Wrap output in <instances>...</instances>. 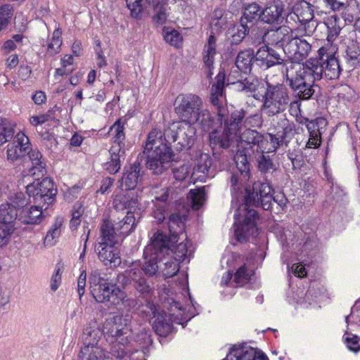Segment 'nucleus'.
<instances>
[{
    "instance_id": "nucleus-1",
    "label": "nucleus",
    "mask_w": 360,
    "mask_h": 360,
    "mask_svg": "<svg viewBox=\"0 0 360 360\" xmlns=\"http://www.w3.org/2000/svg\"><path fill=\"white\" fill-rule=\"evenodd\" d=\"M245 191L243 202L234 213V235L240 243L246 242L250 236L257 234L258 213L253 207H262L269 210L271 208L273 198V189L266 182L255 181L252 187H246Z\"/></svg>"
},
{
    "instance_id": "nucleus-2",
    "label": "nucleus",
    "mask_w": 360,
    "mask_h": 360,
    "mask_svg": "<svg viewBox=\"0 0 360 360\" xmlns=\"http://www.w3.org/2000/svg\"><path fill=\"white\" fill-rule=\"evenodd\" d=\"M294 69L298 72V84L296 96L302 100L313 98L315 94L314 84L316 81L323 77L328 79H338L343 68H341L339 60L333 51H330L327 47L322 46L318 50V56L315 59L307 61L305 65H295Z\"/></svg>"
},
{
    "instance_id": "nucleus-3",
    "label": "nucleus",
    "mask_w": 360,
    "mask_h": 360,
    "mask_svg": "<svg viewBox=\"0 0 360 360\" xmlns=\"http://www.w3.org/2000/svg\"><path fill=\"white\" fill-rule=\"evenodd\" d=\"M246 114L243 108H219L217 122L219 126L209 134L210 146L214 154V151L228 149L237 143L238 134L242 130L243 119Z\"/></svg>"
},
{
    "instance_id": "nucleus-4",
    "label": "nucleus",
    "mask_w": 360,
    "mask_h": 360,
    "mask_svg": "<svg viewBox=\"0 0 360 360\" xmlns=\"http://www.w3.org/2000/svg\"><path fill=\"white\" fill-rule=\"evenodd\" d=\"M276 133H269L273 149L267 148L269 141L264 135L257 130L245 128L238 134L237 142L243 144L245 150L248 153L250 149L255 153H269L276 151L278 148L287 146L295 131V125L288 120L283 119L279 122Z\"/></svg>"
},
{
    "instance_id": "nucleus-5",
    "label": "nucleus",
    "mask_w": 360,
    "mask_h": 360,
    "mask_svg": "<svg viewBox=\"0 0 360 360\" xmlns=\"http://www.w3.org/2000/svg\"><path fill=\"white\" fill-rule=\"evenodd\" d=\"M143 153L146 167L156 174H162L169 167L173 155L171 147L163 143L162 131L158 129L149 133Z\"/></svg>"
},
{
    "instance_id": "nucleus-6",
    "label": "nucleus",
    "mask_w": 360,
    "mask_h": 360,
    "mask_svg": "<svg viewBox=\"0 0 360 360\" xmlns=\"http://www.w3.org/2000/svg\"><path fill=\"white\" fill-rule=\"evenodd\" d=\"M263 92H258L254 98L262 101L261 111L268 117H273L284 112L289 104L288 89L283 84H273L266 82Z\"/></svg>"
},
{
    "instance_id": "nucleus-7",
    "label": "nucleus",
    "mask_w": 360,
    "mask_h": 360,
    "mask_svg": "<svg viewBox=\"0 0 360 360\" xmlns=\"http://www.w3.org/2000/svg\"><path fill=\"white\" fill-rule=\"evenodd\" d=\"M195 128L191 123L176 122L165 129L163 143L170 147L174 143L176 150L190 149L195 141Z\"/></svg>"
},
{
    "instance_id": "nucleus-8",
    "label": "nucleus",
    "mask_w": 360,
    "mask_h": 360,
    "mask_svg": "<svg viewBox=\"0 0 360 360\" xmlns=\"http://www.w3.org/2000/svg\"><path fill=\"white\" fill-rule=\"evenodd\" d=\"M112 233L113 231L108 224L101 226V241L96 245V250L99 259L105 265L117 266L120 264L121 259L115 247L117 239L114 238Z\"/></svg>"
},
{
    "instance_id": "nucleus-9",
    "label": "nucleus",
    "mask_w": 360,
    "mask_h": 360,
    "mask_svg": "<svg viewBox=\"0 0 360 360\" xmlns=\"http://www.w3.org/2000/svg\"><path fill=\"white\" fill-rule=\"evenodd\" d=\"M27 193L30 198H32L35 204L46 206L53 203L56 200L57 188L52 179L45 177L40 182H33L27 186Z\"/></svg>"
},
{
    "instance_id": "nucleus-10",
    "label": "nucleus",
    "mask_w": 360,
    "mask_h": 360,
    "mask_svg": "<svg viewBox=\"0 0 360 360\" xmlns=\"http://www.w3.org/2000/svg\"><path fill=\"white\" fill-rule=\"evenodd\" d=\"M202 100L193 94H180L175 101L174 110L181 122L191 123L202 107Z\"/></svg>"
},
{
    "instance_id": "nucleus-11",
    "label": "nucleus",
    "mask_w": 360,
    "mask_h": 360,
    "mask_svg": "<svg viewBox=\"0 0 360 360\" xmlns=\"http://www.w3.org/2000/svg\"><path fill=\"white\" fill-rule=\"evenodd\" d=\"M141 311L145 314L157 334L165 336L172 330L171 318L166 312L160 310L153 302L147 300Z\"/></svg>"
},
{
    "instance_id": "nucleus-12",
    "label": "nucleus",
    "mask_w": 360,
    "mask_h": 360,
    "mask_svg": "<svg viewBox=\"0 0 360 360\" xmlns=\"http://www.w3.org/2000/svg\"><path fill=\"white\" fill-rule=\"evenodd\" d=\"M267 60L270 61L268 67H264L263 70H267L276 65H281V72L285 77L286 81L288 82L289 86L292 89L296 94L298 81V72L294 69L295 65L298 63H293L289 60H285L281 54L272 48H269Z\"/></svg>"
},
{
    "instance_id": "nucleus-13",
    "label": "nucleus",
    "mask_w": 360,
    "mask_h": 360,
    "mask_svg": "<svg viewBox=\"0 0 360 360\" xmlns=\"http://www.w3.org/2000/svg\"><path fill=\"white\" fill-rule=\"evenodd\" d=\"M311 49V44L305 37L293 36L292 34L290 41L285 44L283 51L288 55V60L293 63L305 65L302 62L309 56Z\"/></svg>"
},
{
    "instance_id": "nucleus-14",
    "label": "nucleus",
    "mask_w": 360,
    "mask_h": 360,
    "mask_svg": "<svg viewBox=\"0 0 360 360\" xmlns=\"http://www.w3.org/2000/svg\"><path fill=\"white\" fill-rule=\"evenodd\" d=\"M174 188L172 186L153 191L154 198L152 200L151 215L157 223H161L165 220L170 207V202L174 198Z\"/></svg>"
},
{
    "instance_id": "nucleus-15",
    "label": "nucleus",
    "mask_w": 360,
    "mask_h": 360,
    "mask_svg": "<svg viewBox=\"0 0 360 360\" xmlns=\"http://www.w3.org/2000/svg\"><path fill=\"white\" fill-rule=\"evenodd\" d=\"M118 281L124 288L131 285L143 297H147L153 292V288L139 268L133 267L126 271L124 274L118 276Z\"/></svg>"
},
{
    "instance_id": "nucleus-16",
    "label": "nucleus",
    "mask_w": 360,
    "mask_h": 360,
    "mask_svg": "<svg viewBox=\"0 0 360 360\" xmlns=\"http://www.w3.org/2000/svg\"><path fill=\"white\" fill-rule=\"evenodd\" d=\"M177 242L178 240H173L170 236L157 231L151 237L150 244L146 247L144 254H153L162 259V257L169 255L170 252L173 251V245Z\"/></svg>"
},
{
    "instance_id": "nucleus-17",
    "label": "nucleus",
    "mask_w": 360,
    "mask_h": 360,
    "mask_svg": "<svg viewBox=\"0 0 360 360\" xmlns=\"http://www.w3.org/2000/svg\"><path fill=\"white\" fill-rule=\"evenodd\" d=\"M32 150L31 144L27 136L23 133L16 134L15 140L7 146V160L13 162L21 159Z\"/></svg>"
},
{
    "instance_id": "nucleus-18",
    "label": "nucleus",
    "mask_w": 360,
    "mask_h": 360,
    "mask_svg": "<svg viewBox=\"0 0 360 360\" xmlns=\"http://www.w3.org/2000/svg\"><path fill=\"white\" fill-rule=\"evenodd\" d=\"M143 170L141 164L136 161L133 164L125 167L122 176L120 180L122 190H134L142 181Z\"/></svg>"
},
{
    "instance_id": "nucleus-19",
    "label": "nucleus",
    "mask_w": 360,
    "mask_h": 360,
    "mask_svg": "<svg viewBox=\"0 0 360 360\" xmlns=\"http://www.w3.org/2000/svg\"><path fill=\"white\" fill-rule=\"evenodd\" d=\"M139 219L140 217L136 219L134 212L128 211L124 217L115 222L114 224H112L109 220H104L101 226L108 224V226L113 231L112 235L114 238L117 239V235L126 236L134 231Z\"/></svg>"
},
{
    "instance_id": "nucleus-20",
    "label": "nucleus",
    "mask_w": 360,
    "mask_h": 360,
    "mask_svg": "<svg viewBox=\"0 0 360 360\" xmlns=\"http://www.w3.org/2000/svg\"><path fill=\"white\" fill-rule=\"evenodd\" d=\"M26 175L31 176L35 180H39L47 173V164L42 154L37 149H32L28 155Z\"/></svg>"
},
{
    "instance_id": "nucleus-21",
    "label": "nucleus",
    "mask_w": 360,
    "mask_h": 360,
    "mask_svg": "<svg viewBox=\"0 0 360 360\" xmlns=\"http://www.w3.org/2000/svg\"><path fill=\"white\" fill-rule=\"evenodd\" d=\"M291 15L288 8L276 4L274 0L272 3H269L263 8L262 15V22L267 24L280 25L283 23L284 19Z\"/></svg>"
},
{
    "instance_id": "nucleus-22",
    "label": "nucleus",
    "mask_w": 360,
    "mask_h": 360,
    "mask_svg": "<svg viewBox=\"0 0 360 360\" xmlns=\"http://www.w3.org/2000/svg\"><path fill=\"white\" fill-rule=\"evenodd\" d=\"M222 360H268L267 356L249 346L233 345Z\"/></svg>"
},
{
    "instance_id": "nucleus-23",
    "label": "nucleus",
    "mask_w": 360,
    "mask_h": 360,
    "mask_svg": "<svg viewBox=\"0 0 360 360\" xmlns=\"http://www.w3.org/2000/svg\"><path fill=\"white\" fill-rule=\"evenodd\" d=\"M130 322L129 314L114 316L112 324L108 330L109 335L115 339L127 341L131 334Z\"/></svg>"
},
{
    "instance_id": "nucleus-24",
    "label": "nucleus",
    "mask_w": 360,
    "mask_h": 360,
    "mask_svg": "<svg viewBox=\"0 0 360 360\" xmlns=\"http://www.w3.org/2000/svg\"><path fill=\"white\" fill-rule=\"evenodd\" d=\"M292 35V33L288 27L280 26L276 30L265 32L259 40V43L266 41L268 44L278 45L283 49Z\"/></svg>"
},
{
    "instance_id": "nucleus-25",
    "label": "nucleus",
    "mask_w": 360,
    "mask_h": 360,
    "mask_svg": "<svg viewBox=\"0 0 360 360\" xmlns=\"http://www.w3.org/2000/svg\"><path fill=\"white\" fill-rule=\"evenodd\" d=\"M102 293L98 295L96 301L114 306L117 309L121 307L123 299L126 297V292L115 283H112L110 288L105 287Z\"/></svg>"
},
{
    "instance_id": "nucleus-26",
    "label": "nucleus",
    "mask_w": 360,
    "mask_h": 360,
    "mask_svg": "<svg viewBox=\"0 0 360 360\" xmlns=\"http://www.w3.org/2000/svg\"><path fill=\"white\" fill-rule=\"evenodd\" d=\"M103 331L96 322L90 323L86 326L82 335L83 347H102Z\"/></svg>"
},
{
    "instance_id": "nucleus-27",
    "label": "nucleus",
    "mask_w": 360,
    "mask_h": 360,
    "mask_svg": "<svg viewBox=\"0 0 360 360\" xmlns=\"http://www.w3.org/2000/svg\"><path fill=\"white\" fill-rule=\"evenodd\" d=\"M212 158L207 153H200L195 160L191 177L195 181L205 182L212 165Z\"/></svg>"
},
{
    "instance_id": "nucleus-28",
    "label": "nucleus",
    "mask_w": 360,
    "mask_h": 360,
    "mask_svg": "<svg viewBox=\"0 0 360 360\" xmlns=\"http://www.w3.org/2000/svg\"><path fill=\"white\" fill-rule=\"evenodd\" d=\"M217 39L210 34L202 49V61L208 70L207 77H211L214 68L215 56H217Z\"/></svg>"
},
{
    "instance_id": "nucleus-29",
    "label": "nucleus",
    "mask_w": 360,
    "mask_h": 360,
    "mask_svg": "<svg viewBox=\"0 0 360 360\" xmlns=\"http://www.w3.org/2000/svg\"><path fill=\"white\" fill-rule=\"evenodd\" d=\"M89 281L91 294L96 300L98 298L100 294H103L102 292H103L105 287L110 288L112 284L105 278V274L98 269L91 271Z\"/></svg>"
},
{
    "instance_id": "nucleus-30",
    "label": "nucleus",
    "mask_w": 360,
    "mask_h": 360,
    "mask_svg": "<svg viewBox=\"0 0 360 360\" xmlns=\"http://www.w3.org/2000/svg\"><path fill=\"white\" fill-rule=\"evenodd\" d=\"M44 205L36 204L30 208H23L20 210L18 221L27 224H38L42 221L44 218L43 214V207Z\"/></svg>"
},
{
    "instance_id": "nucleus-31",
    "label": "nucleus",
    "mask_w": 360,
    "mask_h": 360,
    "mask_svg": "<svg viewBox=\"0 0 360 360\" xmlns=\"http://www.w3.org/2000/svg\"><path fill=\"white\" fill-rule=\"evenodd\" d=\"M217 123L219 122L215 120L214 116L207 109L201 107L191 121V124L193 126L196 124L202 131H210L214 129Z\"/></svg>"
},
{
    "instance_id": "nucleus-32",
    "label": "nucleus",
    "mask_w": 360,
    "mask_h": 360,
    "mask_svg": "<svg viewBox=\"0 0 360 360\" xmlns=\"http://www.w3.org/2000/svg\"><path fill=\"white\" fill-rule=\"evenodd\" d=\"M129 339L127 341L115 339V342L111 344L110 353L112 356L119 359L137 360L136 354H139V351L136 350L134 352L129 354Z\"/></svg>"
},
{
    "instance_id": "nucleus-33",
    "label": "nucleus",
    "mask_w": 360,
    "mask_h": 360,
    "mask_svg": "<svg viewBox=\"0 0 360 360\" xmlns=\"http://www.w3.org/2000/svg\"><path fill=\"white\" fill-rule=\"evenodd\" d=\"M290 11L301 22H309L314 18L313 6L304 0L297 1Z\"/></svg>"
},
{
    "instance_id": "nucleus-34",
    "label": "nucleus",
    "mask_w": 360,
    "mask_h": 360,
    "mask_svg": "<svg viewBox=\"0 0 360 360\" xmlns=\"http://www.w3.org/2000/svg\"><path fill=\"white\" fill-rule=\"evenodd\" d=\"M139 205L138 195L130 193L117 194L113 200L112 206L117 211H123L126 209L135 210Z\"/></svg>"
},
{
    "instance_id": "nucleus-35",
    "label": "nucleus",
    "mask_w": 360,
    "mask_h": 360,
    "mask_svg": "<svg viewBox=\"0 0 360 360\" xmlns=\"http://www.w3.org/2000/svg\"><path fill=\"white\" fill-rule=\"evenodd\" d=\"M153 8L154 15L153 21L158 25H163L166 22L169 16V8L167 6V0H146Z\"/></svg>"
},
{
    "instance_id": "nucleus-36",
    "label": "nucleus",
    "mask_w": 360,
    "mask_h": 360,
    "mask_svg": "<svg viewBox=\"0 0 360 360\" xmlns=\"http://www.w3.org/2000/svg\"><path fill=\"white\" fill-rule=\"evenodd\" d=\"M266 82L259 80L254 76L245 77L240 82H237L236 89L245 91L252 94V97L258 92H263L266 87Z\"/></svg>"
},
{
    "instance_id": "nucleus-37",
    "label": "nucleus",
    "mask_w": 360,
    "mask_h": 360,
    "mask_svg": "<svg viewBox=\"0 0 360 360\" xmlns=\"http://www.w3.org/2000/svg\"><path fill=\"white\" fill-rule=\"evenodd\" d=\"M262 12L263 8L252 2L245 7L240 20L252 27L259 20L262 21Z\"/></svg>"
},
{
    "instance_id": "nucleus-38",
    "label": "nucleus",
    "mask_w": 360,
    "mask_h": 360,
    "mask_svg": "<svg viewBox=\"0 0 360 360\" xmlns=\"http://www.w3.org/2000/svg\"><path fill=\"white\" fill-rule=\"evenodd\" d=\"M236 68L240 69L242 72L250 73L252 68L255 65L254 62V50L247 49L240 51L235 60Z\"/></svg>"
},
{
    "instance_id": "nucleus-39",
    "label": "nucleus",
    "mask_w": 360,
    "mask_h": 360,
    "mask_svg": "<svg viewBox=\"0 0 360 360\" xmlns=\"http://www.w3.org/2000/svg\"><path fill=\"white\" fill-rule=\"evenodd\" d=\"M135 342L141 349H137L139 354H136L137 359L145 356L149 352L150 347H152L153 340L151 339V332L149 330L142 328L135 335Z\"/></svg>"
},
{
    "instance_id": "nucleus-40",
    "label": "nucleus",
    "mask_w": 360,
    "mask_h": 360,
    "mask_svg": "<svg viewBox=\"0 0 360 360\" xmlns=\"http://www.w3.org/2000/svg\"><path fill=\"white\" fill-rule=\"evenodd\" d=\"M20 210L11 204H2L0 206V224L15 225L18 220Z\"/></svg>"
},
{
    "instance_id": "nucleus-41",
    "label": "nucleus",
    "mask_w": 360,
    "mask_h": 360,
    "mask_svg": "<svg viewBox=\"0 0 360 360\" xmlns=\"http://www.w3.org/2000/svg\"><path fill=\"white\" fill-rule=\"evenodd\" d=\"M185 217L178 214H172L169 217L168 229L170 236L173 240H179V236L182 234L184 231Z\"/></svg>"
},
{
    "instance_id": "nucleus-42",
    "label": "nucleus",
    "mask_w": 360,
    "mask_h": 360,
    "mask_svg": "<svg viewBox=\"0 0 360 360\" xmlns=\"http://www.w3.org/2000/svg\"><path fill=\"white\" fill-rule=\"evenodd\" d=\"M144 262L141 266V271H143L148 276H155L160 269V257L153 254H144Z\"/></svg>"
},
{
    "instance_id": "nucleus-43",
    "label": "nucleus",
    "mask_w": 360,
    "mask_h": 360,
    "mask_svg": "<svg viewBox=\"0 0 360 360\" xmlns=\"http://www.w3.org/2000/svg\"><path fill=\"white\" fill-rule=\"evenodd\" d=\"M160 261L163 265V267L160 265V269L165 277L171 278L178 273L179 262L172 257H169V255L162 257V259H160Z\"/></svg>"
},
{
    "instance_id": "nucleus-44",
    "label": "nucleus",
    "mask_w": 360,
    "mask_h": 360,
    "mask_svg": "<svg viewBox=\"0 0 360 360\" xmlns=\"http://www.w3.org/2000/svg\"><path fill=\"white\" fill-rule=\"evenodd\" d=\"M105 355L103 347H82L78 357L79 360H103Z\"/></svg>"
},
{
    "instance_id": "nucleus-45",
    "label": "nucleus",
    "mask_w": 360,
    "mask_h": 360,
    "mask_svg": "<svg viewBox=\"0 0 360 360\" xmlns=\"http://www.w3.org/2000/svg\"><path fill=\"white\" fill-rule=\"evenodd\" d=\"M250 28L251 27L249 26V25L243 22L241 20H240V23L235 25L231 30V44L235 45L240 44L249 34Z\"/></svg>"
},
{
    "instance_id": "nucleus-46",
    "label": "nucleus",
    "mask_w": 360,
    "mask_h": 360,
    "mask_svg": "<svg viewBox=\"0 0 360 360\" xmlns=\"http://www.w3.org/2000/svg\"><path fill=\"white\" fill-rule=\"evenodd\" d=\"M238 151L235 155L234 160L236 164L237 169L240 173V175L244 178V180H248L250 178V163L248 160V154L250 153L244 151Z\"/></svg>"
},
{
    "instance_id": "nucleus-47",
    "label": "nucleus",
    "mask_w": 360,
    "mask_h": 360,
    "mask_svg": "<svg viewBox=\"0 0 360 360\" xmlns=\"http://www.w3.org/2000/svg\"><path fill=\"white\" fill-rule=\"evenodd\" d=\"M188 198L191 201L193 209H199L202 205L205 199V187L191 189L188 194Z\"/></svg>"
},
{
    "instance_id": "nucleus-48",
    "label": "nucleus",
    "mask_w": 360,
    "mask_h": 360,
    "mask_svg": "<svg viewBox=\"0 0 360 360\" xmlns=\"http://www.w3.org/2000/svg\"><path fill=\"white\" fill-rule=\"evenodd\" d=\"M269 48L265 44L259 47L256 52L254 51V62L256 66L264 69V67L269 65L270 61L267 60Z\"/></svg>"
},
{
    "instance_id": "nucleus-49",
    "label": "nucleus",
    "mask_w": 360,
    "mask_h": 360,
    "mask_svg": "<svg viewBox=\"0 0 360 360\" xmlns=\"http://www.w3.org/2000/svg\"><path fill=\"white\" fill-rule=\"evenodd\" d=\"M127 8L131 18L141 20L143 15L144 9L143 0H125Z\"/></svg>"
},
{
    "instance_id": "nucleus-50",
    "label": "nucleus",
    "mask_w": 360,
    "mask_h": 360,
    "mask_svg": "<svg viewBox=\"0 0 360 360\" xmlns=\"http://www.w3.org/2000/svg\"><path fill=\"white\" fill-rule=\"evenodd\" d=\"M62 31L58 28L53 31L51 41L47 44V51L50 55H55L60 50L62 44Z\"/></svg>"
},
{
    "instance_id": "nucleus-51",
    "label": "nucleus",
    "mask_w": 360,
    "mask_h": 360,
    "mask_svg": "<svg viewBox=\"0 0 360 360\" xmlns=\"http://www.w3.org/2000/svg\"><path fill=\"white\" fill-rule=\"evenodd\" d=\"M14 132L13 126L7 121H3L0 124V146L12 139Z\"/></svg>"
},
{
    "instance_id": "nucleus-52",
    "label": "nucleus",
    "mask_w": 360,
    "mask_h": 360,
    "mask_svg": "<svg viewBox=\"0 0 360 360\" xmlns=\"http://www.w3.org/2000/svg\"><path fill=\"white\" fill-rule=\"evenodd\" d=\"M17 227L15 225L0 224V247H3L9 243Z\"/></svg>"
},
{
    "instance_id": "nucleus-53",
    "label": "nucleus",
    "mask_w": 360,
    "mask_h": 360,
    "mask_svg": "<svg viewBox=\"0 0 360 360\" xmlns=\"http://www.w3.org/2000/svg\"><path fill=\"white\" fill-rule=\"evenodd\" d=\"M163 33L165 40L172 46H178L182 41L181 34L174 29L165 27Z\"/></svg>"
},
{
    "instance_id": "nucleus-54",
    "label": "nucleus",
    "mask_w": 360,
    "mask_h": 360,
    "mask_svg": "<svg viewBox=\"0 0 360 360\" xmlns=\"http://www.w3.org/2000/svg\"><path fill=\"white\" fill-rule=\"evenodd\" d=\"M257 156H255L257 160L259 169L262 172H267L273 169L274 163L269 155H264L265 153H257Z\"/></svg>"
},
{
    "instance_id": "nucleus-55",
    "label": "nucleus",
    "mask_w": 360,
    "mask_h": 360,
    "mask_svg": "<svg viewBox=\"0 0 360 360\" xmlns=\"http://www.w3.org/2000/svg\"><path fill=\"white\" fill-rule=\"evenodd\" d=\"M125 122L118 119L110 127V131L115 132L114 141L122 142L125 139L124 132Z\"/></svg>"
},
{
    "instance_id": "nucleus-56",
    "label": "nucleus",
    "mask_w": 360,
    "mask_h": 360,
    "mask_svg": "<svg viewBox=\"0 0 360 360\" xmlns=\"http://www.w3.org/2000/svg\"><path fill=\"white\" fill-rule=\"evenodd\" d=\"M248 73L242 72L240 69L236 68V65L235 64L231 69V71L227 77L228 84H233L235 86V89L237 87V82H240L245 75Z\"/></svg>"
},
{
    "instance_id": "nucleus-57",
    "label": "nucleus",
    "mask_w": 360,
    "mask_h": 360,
    "mask_svg": "<svg viewBox=\"0 0 360 360\" xmlns=\"http://www.w3.org/2000/svg\"><path fill=\"white\" fill-rule=\"evenodd\" d=\"M250 272L248 270L245 265H243L236 271L233 281L238 285H243L250 281Z\"/></svg>"
},
{
    "instance_id": "nucleus-58",
    "label": "nucleus",
    "mask_w": 360,
    "mask_h": 360,
    "mask_svg": "<svg viewBox=\"0 0 360 360\" xmlns=\"http://www.w3.org/2000/svg\"><path fill=\"white\" fill-rule=\"evenodd\" d=\"M262 124V116L259 114H254L243 119L242 130L250 127H259Z\"/></svg>"
},
{
    "instance_id": "nucleus-59",
    "label": "nucleus",
    "mask_w": 360,
    "mask_h": 360,
    "mask_svg": "<svg viewBox=\"0 0 360 360\" xmlns=\"http://www.w3.org/2000/svg\"><path fill=\"white\" fill-rule=\"evenodd\" d=\"M110 158L120 160V158L124 155L125 150L124 148V143L122 142L114 141L110 149L109 150Z\"/></svg>"
},
{
    "instance_id": "nucleus-60",
    "label": "nucleus",
    "mask_w": 360,
    "mask_h": 360,
    "mask_svg": "<svg viewBox=\"0 0 360 360\" xmlns=\"http://www.w3.org/2000/svg\"><path fill=\"white\" fill-rule=\"evenodd\" d=\"M12 16V7L5 4L0 8V31L6 26Z\"/></svg>"
},
{
    "instance_id": "nucleus-61",
    "label": "nucleus",
    "mask_w": 360,
    "mask_h": 360,
    "mask_svg": "<svg viewBox=\"0 0 360 360\" xmlns=\"http://www.w3.org/2000/svg\"><path fill=\"white\" fill-rule=\"evenodd\" d=\"M172 252H170V253H172L174 255L173 258H174L176 260L180 262H182L184 260L186 254H187V248L186 245L184 243H179L177 245L174 246V244L172 247Z\"/></svg>"
},
{
    "instance_id": "nucleus-62",
    "label": "nucleus",
    "mask_w": 360,
    "mask_h": 360,
    "mask_svg": "<svg viewBox=\"0 0 360 360\" xmlns=\"http://www.w3.org/2000/svg\"><path fill=\"white\" fill-rule=\"evenodd\" d=\"M244 178L243 179H240L238 174H233L230 178V186H231V192L233 198H236L238 192L241 189L242 182L245 181Z\"/></svg>"
},
{
    "instance_id": "nucleus-63",
    "label": "nucleus",
    "mask_w": 360,
    "mask_h": 360,
    "mask_svg": "<svg viewBox=\"0 0 360 360\" xmlns=\"http://www.w3.org/2000/svg\"><path fill=\"white\" fill-rule=\"evenodd\" d=\"M345 56L360 63V49L359 46L354 42L347 46Z\"/></svg>"
},
{
    "instance_id": "nucleus-64",
    "label": "nucleus",
    "mask_w": 360,
    "mask_h": 360,
    "mask_svg": "<svg viewBox=\"0 0 360 360\" xmlns=\"http://www.w3.org/2000/svg\"><path fill=\"white\" fill-rule=\"evenodd\" d=\"M345 342L350 351L354 352L360 351V339L358 336L354 335L347 336L345 338Z\"/></svg>"
}]
</instances>
